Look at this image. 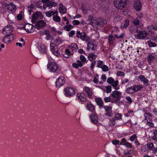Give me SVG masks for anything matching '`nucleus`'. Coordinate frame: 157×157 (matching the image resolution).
Wrapping results in <instances>:
<instances>
[{
  "mask_svg": "<svg viewBox=\"0 0 157 157\" xmlns=\"http://www.w3.org/2000/svg\"><path fill=\"white\" fill-rule=\"evenodd\" d=\"M7 6V9L9 10L14 12L16 10V6L13 4H10Z\"/></svg>",
  "mask_w": 157,
  "mask_h": 157,
  "instance_id": "nucleus-27",
  "label": "nucleus"
},
{
  "mask_svg": "<svg viewBox=\"0 0 157 157\" xmlns=\"http://www.w3.org/2000/svg\"><path fill=\"white\" fill-rule=\"evenodd\" d=\"M114 80L113 78L111 77L107 79V82L109 84H111L114 82Z\"/></svg>",
  "mask_w": 157,
  "mask_h": 157,
  "instance_id": "nucleus-51",
  "label": "nucleus"
},
{
  "mask_svg": "<svg viewBox=\"0 0 157 157\" xmlns=\"http://www.w3.org/2000/svg\"><path fill=\"white\" fill-rule=\"evenodd\" d=\"M45 5L47 7H49L50 8H51L53 6H56L57 5V4L55 2H48Z\"/></svg>",
  "mask_w": 157,
  "mask_h": 157,
  "instance_id": "nucleus-34",
  "label": "nucleus"
},
{
  "mask_svg": "<svg viewBox=\"0 0 157 157\" xmlns=\"http://www.w3.org/2000/svg\"><path fill=\"white\" fill-rule=\"evenodd\" d=\"M80 38L81 40L86 41H89L90 40L89 37L87 36L86 33L84 32L81 33L80 35Z\"/></svg>",
  "mask_w": 157,
  "mask_h": 157,
  "instance_id": "nucleus-24",
  "label": "nucleus"
},
{
  "mask_svg": "<svg viewBox=\"0 0 157 157\" xmlns=\"http://www.w3.org/2000/svg\"><path fill=\"white\" fill-rule=\"evenodd\" d=\"M121 114L119 113H117L116 116H114L113 117L109 119V125L110 126H113L115 125V121L117 120L121 119Z\"/></svg>",
  "mask_w": 157,
  "mask_h": 157,
  "instance_id": "nucleus-7",
  "label": "nucleus"
},
{
  "mask_svg": "<svg viewBox=\"0 0 157 157\" xmlns=\"http://www.w3.org/2000/svg\"><path fill=\"white\" fill-rule=\"evenodd\" d=\"M55 11L56 10H51L49 11L46 12L45 13V14L48 17H51L52 15L53 16L55 13Z\"/></svg>",
  "mask_w": 157,
  "mask_h": 157,
  "instance_id": "nucleus-35",
  "label": "nucleus"
},
{
  "mask_svg": "<svg viewBox=\"0 0 157 157\" xmlns=\"http://www.w3.org/2000/svg\"><path fill=\"white\" fill-rule=\"evenodd\" d=\"M134 6L137 11H140L141 8V3L139 0L135 1L134 3Z\"/></svg>",
  "mask_w": 157,
  "mask_h": 157,
  "instance_id": "nucleus-14",
  "label": "nucleus"
},
{
  "mask_svg": "<svg viewBox=\"0 0 157 157\" xmlns=\"http://www.w3.org/2000/svg\"><path fill=\"white\" fill-rule=\"evenodd\" d=\"M133 23L135 25H138L140 23V21L137 18L135 19L133 21Z\"/></svg>",
  "mask_w": 157,
  "mask_h": 157,
  "instance_id": "nucleus-57",
  "label": "nucleus"
},
{
  "mask_svg": "<svg viewBox=\"0 0 157 157\" xmlns=\"http://www.w3.org/2000/svg\"><path fill=\"white\" fill-rule=\"evenodd\" d=\"M118 81H114L113 83L111 84L112 86L114 88L115 90H118L119 89V86L118 85Z\"/></svg>",
  "mask_w": 157,
  "mask_h": 157,
  "instance_id": "nucleus-36",
  "label": "nucleus"
},
{
  "mask_svg": "<svg viewBox=\"0 0 157 157\" xmlns=\"http://www.w3.org/2000/svg\"><path fill=\"white\" fill-rule=\"evenodd\" d=\"M70 48L71 50L73 52H75L78 48L77 44L76 43H73L70 46Z\"/></svg>",
  "mask_w": 157,
  "mask_h": 157,
  "instance_id": "nucleus-29",
  "label": "nucleus"
},
{
  "mask_svg": "<svg viewBox=\"0 0 157 157\" xmlns=\"http://www.w3.org/2000/svg\"><path fill=\"white\" fill-rule=\"evenodd\" d=\"M87 109L91 112H93L95 109L94 105L90 102L87 103L86 105Z\"/></svg>",
  "mask_w": 157,
  "mask_h": 157,
  "instance_id": "nucleus-18",
  "label": "nucleus"
},
{
  "mask_svg": "<svg viewBox=\"0 0 157 157\" xmlns=\"http://www.w3.org/2000/svg\"><path fill=\"white\" fill-rule=\"evenodd\" d=\"M91 17L90 16V20H86V23L89 24H90L93 27H97V26H98V18H94L92 19Z\"/></svg>",
  "mask_w": 157,
  "mask_h": 157,
  "instance_id": "nucleus-10",
  "label": "nucleus"
},
{
  "mask_svg": "<svg viewBox=\"0 0 157 157\" xmlns=\"http://www.w3.org/2000/svg\"><path fill=\"white\" fill-rule=\"evenodd\" d=\"M127 3V0H114V2L115 6L119 9H121L122 8H124Z\"/></svg>",
  "mask_w": 157,
  "mask_h": 157,
  "instance_id": "nucleus-3",
  "label": "nucleus"
},
{
  "mask_svg": "<svg viewBox=\"0 0 157 157\" xmlns=\"http://www.w3.org/2000/svg\"><path fill=\"white\" fill-rule=\"evenodd\" d=\"M55 44L56 45H58L61 44L62 43V40L60 38H58L56 39L54 41Z\"/></svg>",
  "mask_w": 157,
  "mask_h": 157,
  "instance_id": "nucleus-42",
  "label": "nucleus"
},
{
  "mask_svg": "<svg viewBox=\"0 0 157 157\" xmlns=\"http://www.w3.org/2000/svg\"><path fill=\"white\" fill-rule=\"evenodd\" d=\"M154 145L153 143H151L148 144H147V147L150 150H152L153 148Z\"/></svg>",
  "mask_w": 157,
  "mask_h": 157,
  "instance_id": "nucleus-49",
  "label": "nucleus"
},
{
  "mask_svg": "<svg viewBox=\"0 0 157 157\" xmlns=\"http://www.w3.org/2000/svg\"><path fill=\"white\" fill-rule=\"evenodd\" d=\"M73 28V26L71 25H67L64 27L63 29L65 31H69L71 30V29Z\"/></svg>",
  "mask_w": 157,
  "mask_h": 157,
  "instance_id": "nucleus-40",
  "label": "nucleus"
},
{
  "mask_svg": "<svg viewBox=\"0 0 157 157\" xmlns=\"http://www.w3.org/2000/svg\"><path fill=\"white\" fill-rule=\"evenodd\" d=\"M59 11L60 13H65L66 12V9L62 4H60L59 6Z\"/></svg>",
  "mask_w": 157,
  "mask_h": 157,
  "instance_id": "nucleus-37",
  "label": "nucleus"
},
{
  "mask_svg": "<svg viewBox=\"0 0 157 157\" xmlns=\"http://www.w3.org/2000/svg\"><path fill=\"white\" fill-rule=\"evenodd\" d=\"M104 100L105 102H110L112 103H114V102L111 96L108 97H105L104 98Z\"/></svg>",
  "mask_w": 157,
  "mask_h": 157,
  "instance_id": "nucleus-33",
  "label": "nucleus"
},
{
  "mask_svg": "<svg viewBox=\"0 0 157 157\" xmlns=\"http://www.w3.org/2000/svg\"><path fill=\"white\" fill-rule=\"evenodd\" d=\"M147 29L150 32L152 30H156L157 29L155 28L153 25L149 26L147 27Z\"/></svg>",
  "mask_w": 157,
  "mask_h": 157,
  "instance_id": "nucleus-52",
  "label": "nucleus"
},
{
  "mask_svg": "<svg viewBox=\"0 0 157 157\" xmlns=\"http://www.w3.org/2000/svg\"><path fill=\"white\" fill-rule=\"evenodd\" d=\"M135 86L136 92L140 91L141 89L143 88V86L141 85H137Z\"/></svg>",
  "mask_w": 157,
  "mask_h": 157,
  "instance_id": "nucleus-45",
  "label": "nucleus"
},
{
  "mask_svg": "<svg viewBox=\"0 0 157 157\" xmlns=\"http://www.w3.org/2000/svg\"><path fill=\"white\" fill-rule=\"evenodd\" d=\"M103 108L105 111V114L106 116L112 117L117 115V113L113 112L112 106L109 105H105L103 106Z\"/></svg>",
  "mask_w": 157,
  "mask_h": 157,
  "instance_id": "nucleus-1",
  "label": "nucleus"
},
{
  "mask_svg": "<svg viewBox=\"0 0 157 157\" xmlns=\"http://www.w3.org/2000/svg\"><path fill=\"white\" fill-rule=\"evenodd\" d=\"M129 22V21L128 20H126L125 21V23L124 24L123 26L122 27V28L124 29L126 28L128 25Z\"/></svg>",
  "mask_w": 157,
  "mask_h": 157,
  "instance_id": "nucleus-53",
  "label": "nucleus"
},
{
  "mask_svg": "<svg viewBox=\"0 0 157 157\" xmlns=\"http://www.w3.org/2000/svg\"><path fill=\"white\" fill-rule=\"evenodd\" d=\"M72 23L74 25H79L80 24V22L78 21L75 20L73 21Z\"/></svg>",
  "mask_w": 157,
  "mask_h": 157,
  "instance_id": "nucleus-64",
  "label": "nucleus"
},
{
  "mask_svg": "<svg viewBox=\"0 0 157 157\" xmlns=\"http://www.w3.org/2000/svg\"><path fill=\"white\" fill-rule=\"evenodd\" d=\"M153 136L151 137V139L157 140V130H155L153 131Z\"/></svg>",
  "mask_w": 157,
  "mask_h": 157,
  "instance_id": "nucleus-41",
  "label": "nucleus"
},
{
  "mask_svg": "<svg viewBox=\"0 0 157 157\" xmlns=\"http://www.w3.org/2000/svg\"><path fill=\"white\" fill-rule=\"evenodd\" d=\"M137 136L136 134H133L132 136L130 137V140L132 142H133L135 140L137 139Z\"/></svg>",
  "mask_w": 157,
  "mask_h": 157,
  "instance_id": "nucleus-50",
  "label": "nucleus"
},
{
  "mask_svg": "<svg viewBox=\"0 0 157 157\" xmlns=\"http://www.w3.org/2000/svg\"><path fill=\"white\" fill-rule=\"evenodd\" d=\"M90 118L92 123L97 125H98V117L96 115L93 113H92L90 116Z\"/></svg>",
  "mask_w": 157,
  "mask_h": 157,
  "instance_id": "nucleus-12",
  "label": "nucleus"
},
{
  "mask_svg": "<svg viewBox=\"0 0 157 157\" xmlns=\"http://www.w3.org/2000/svg\"><path fill=\"white\" fill-rule=\"evenodd\" d=\"M108 41L109 43L110 44H113L114 42L115 39L112 35H110L109 36Z\"/></svg>",
  "mask_w": 157,
  "mask_h": 157,
  "instance_id": "nucleus-38",
  "label": "nucleus"
},
{
  "mask_svg": "<svg viewBox=\"0 0 157 157\" xmlns=\"http://www.w3.org/2000/svg\"><path fill=\"white\" fill-rule=\"evenodd\" d=\"M77 96L78 99L82 102H85L86 101V96L84 94L79 93L77 94Z\"/></svg>",
  "mask_w": 157,
  "mask_h": 157,
  "instance_id": "nucleus-17",
  "label": "nucleus"
},
{
  "mask_svg": "<svg viewBox=\"0 0 157 157\" xmlns=\"http://www.w3.org/2000/svg\"><path fill=\"white\" fill-rule=\"evenodd\" d=\"M104 62L103 61L100 60L97 61V67L98 68H101L103 65Z\"/></svg>",
  "mask_w": 157,
  "mask_h": 157,
  "instance_id": "nucleus-44",
  "label": "nucleus"
},
{
  "mask_svg": "<svg viewBox=\"0 0 157 157\" xmlns=\"http://www.w3.org/2000/svg\"><path fill=\"white\" fill-rule=\"evenodd\" d=\"M117 75L118 76H123L124 75V74L123 72L122 71H118L117 73Z\"/></svg>",
  "mask_w": 157,
  "mask_h": 157,
  "instance_id": "nucleus-59",
  "label": "nucleus"
},
{
  "mask_svg": "<svg viewBox=\"0 0 157 157\" xmlns=\"http://www.w3.org/2000/svg\"><path fill=\"white\" fill-rule=\"evenodd\" d=\"M144 116L145 117V119L147 121L148 123L152 122V116L150 113H145L144 114Z\"/></svg>",
  "mask_w": 157,
  "mask_h": 157,
  "instance_id": "nucleus-20",
  "label": "nucleus"
},
{
  "mask_svg": "<svg viewBox=\"0 0 157 157\" xmlns=\"http://www.w3.org/2000/svg\"><path fill=\"white\" fill-rule=\"evenodd\" d=\"M70 52H71L69 51V49H66L65 51V53H66V54H67V56H65V55H63V56L65 58H67L68 56H70L71 55Z\"/></svg>",
  "mask_w": 157,
  "mask_h": 157,
  "instance_id": "nucleus-54",
  "label": "nucleus"
},
{
  "mask_svg": "<svg viewBox=\"0 0 157 157\" xmlns=\"http://www.w3.org/2000/svg\"><path fill=\"white\" fill-rule=\"evenodd\" d=\"M84 89L88 97L90 98H92V96L93 94L92 89L86 86L85 87Z\"/></svg>",
  "mask_w": 157,
  "mask_h": 157,
  "instance_id": "nucleus-16",
  "label": "nucleus"
},
{
  "mask_svg": "<svg viewBox=\"0 0 157 157\" xmlns=\"http://www.w3.org/2000/svg\"><path fill=\"white\" fill-rule=\"evenodd\" d=\"M75 93V89L72 87H67L64 89V94L67 97H72Z\"/></svg>",
  "mask_w": 157,
  "mask_h": 157,
  "instance_id": "nucleus-2",
  "label": "nucleus"
},
{
  "mask_svg": "<svg viewBox=\"0 0 157 157\" xmlns=\"http://www.w3.org/2000/svg\"><path fill=\"white\" fill-rule=\"evenodd\" d=\"M95 100L97 105L100 107H103L104 103L102 99L101 98L98 97L95 98Z\"/></svg>",
  "mask_w": 157,
  "mask_h": 157,
  "instance_id": "nucleus-22",
  "label": "nucleus"
},
{
  "mask_svg": "<svg viewBox=\"0 0 157 157\" xmlns=\"http://www.w3.org/2000/svg\"><path fill=\"white\" fill-rule=\"evenodd\" d=\"M147 36V33L144 31H142L139 32L137 35V37L139 39H143Z\"/></svg>",
  "mask_w": 157,
  "mask_h": 157,
  "instance_id": "nucleus-15",
  "label": "nucleus"
},
{
  "mask_svg": "<svg viewBox=\"0 0 157 157\" xmlns=\"http://www.w3.org/2000/svg\"><path fill=\"white\" fill-rule=\"evenodd\" d=\"M2 40V41L4 43L9 44L13 41L16 36L14 34H9L5 35Z\"/></svg>",
  "mask_w": 157,
  "mask_h": 157,
  "instance_id": "nucleus-5",
  "label": "nucleus"
},
{
  "mask_svg": "<svg viewBox=\"0 0 157 157\" xmlns=\"http://www.w3.org/2000/svg\"><path fill=\"white\" fill-rule=\"evenodd\" d=\"M39 49L41 53H44L46 52L47 47L44 45H42L40 46Z\"/></svg>",
  "mask_w": 157,
  "mask_h": 157,
  "instance_id": "nucleus-31",
  "label": "nucleus"
},
{
  "mask_svg": "<svg viewBox=\"0 0 157 157\" xmlns=\"http://www.w3.org/2000/svg\"><path fill=\"white\" fill-rule=\"evenodd\" d=\"M148 43L150 47H154L156 46V43L150 41H148Z\"/></svg>",
  "mask_w": 157,
  "mask_h": 157,
  "instance_id": "nucleus-48",
  "label": "nucleus"
},
{
  "mask_svg": "<svg viewBox=\"0 0 157 157\" xmlns=\"http://www.w3.org/2000/svg\"><path fill=\"white\" fill-rule=\"evenodd\" d=\"M39 17L38 15L36 13H34L32 15V21L33 23L35 22L38 19Z\"/></svg>",
  "mask_w": 157,
  "mask_h": 157,
  "instance_id": "nucleus-39",
  "label": "nucleus"
},
{
  "mask_svg": "<svg viewBox=\"0 0 157 157\" xmlns=\"http://www.w3.org/2000/svg\"><path fill=\"white\" fill-rule=\"evenodd\" d=\"M125 98L127 101L128 103L129 104H131L132 103V100L129 96H126Z\"/></svg>",
  "mask_w": 157,
  "mask_h": 157,
  "instance_id": "nucleus-56",
  "label": "nucleus"
},
{
  "mask_svg": "<svg viewBox=\"0 0 157 157\" xmlns=\"http://www.w3.org/2000/svg\"><path fill=\"white\" fill-rule=\"evenodd\" d=\"M65 82L66 80L64 77L61 76H59L56 82V87L59 88L65 84Z\"/></svg>",
  "mask_w": 157,
  "mask_h": 157,
  "instance_id": "nucleus-8",
  "label": "nucleus"
},
{
  "mask_svg": "<svg viewBox=\"0 0 157 157\" xmlns=\"http://www.w3.org/2000/svg\"><path fill=\"white\" fill-rule=\"evenodd\" d=\"M47 68L52 72H56L58 69L57 65L53 62H50L47 65Z\"/></svg>",
  "mask_w": 157,
  "mask_h": 157,
  "instance_id": "nucleus-6",
  "label": "nucleus"
},
{
  "mask_svg": "<svg viewBox=\"0 0 157 157\" xmlns=\"http://www.w3.org/2000/svg\"><path fill=\"white\" fill-rule=\"evenodd\" d=\"M111 85H108L105 87L106 92L107 93H109L111 91Z\"/></svg>",
  "mask_w": 157,
  "mask_h": 157,
  "instance_id": "nucleus-47",
  "label": "nucleus"
},
{
  "mask_svg": "<svg viewBox=\"0 0 157 157\" xmlns=\"http://www.w3.org/2000/svg\"><path fill=\"white\" fill-rule=\"evenodd\" d=\"M96 63V62L94 60V61H93L92 62V63L91 65H90V68L91 69H93L94 68V66L95 65Z\"/></svg>",
  "mask_w": 157,
  "mask_h": 157,
  "instance_id": "nucleus-62",
  "label": "nucleus"
},
{
  "mask_svg": "<svg viewBox=\"0 0 157 157\" xmlns=\"http://www.w3.org/2000/svg\"><path fill=\"white\" fill-rule=\"evenodd\" d=\"M127 142L126 139L124 138H123L121 139V141L120 144L121 145H125Z\"/></svg>",
  "mask_w": 157,
  "mask_h": 157,
  "instance_id": "nucleus-55",
  "label": "nucleus"
},
{
  "mask_svg": "<svg viewBox=\"0 0 157 157\" xmlns=\"http://www.w3.org/2000/svg\"><path fill=\"white\" fill-rule=\"evenodd\" d=\"M94 44L92 41H88L87 42V47L86 48V51L88 52L90 51H94Z\"/></svg>",
  "mask_w": 157,
  "mask_h": 157,
  "instance_id": "nucleus-13",
  "label": "nucleus"
},
{
  "mask_svg": "<svg viewBox=\"0 0 157 157\" xmlns=\"http://www.w3.org/2000/svg\"><path fill=\"white\" fill-rule=\"evenodd\" d=\"M114 36L117 38H122L124 37V34L122 33L119 36H118L117 34H115Z\"/></svg>",
  "mask_w": 157,
  "mask_h": 157,
  "instance_id": "nucleus-61",
  "label": "nucleus"
},
{
  "mask_svg": "<svg viewBox=\"0 0 157 157\" xmlns=\"http://www.w3.org/2000/svg\"><path fill=\"white\" fill-rule=\"evenodd\" d=\"M94 52L90 51V52L91 53H89L88 56V58L89 60L90 61H92L93 60L95 59L97 57V55L94 54Z\"/></svg>",
  "mask_w": 157,
  "mask_h": 157,
  "instance_id": "nucleus-23",
  "label": "nucleus"
},
{
  "mask_svg": "<svg viewBox=\"0 0 157 157\" xmlns=\"http://www.w3.org/2000/svg\"><path fill=\"white\" fill-rule=\"evenodd\" d=\"M107 23V21L103 19L98 18V25L100 26H101Z\"/></svg>",
  "mask_w": 157,
  "mask_h": 157,
  "instance_id": "nucleus-30",
  "label": "nucleus"
},
{
  "mask_svg": "<svg viewBox=\"0 0 157 157\" xmlns=\"http://www.w3.org/2000/svg\"><path fill=\"white\" fill-rule=\"evenodd\" d=\"M122 19V17L120 15H117L114 18L113 21L114 23H117L121 21Z\"/></svg>",
  "mask_w": 157,
  "mask_h": 157,
  "instance_id": "nucleus-43",
  "label": "nucleus"
},
{
  "mask_svg": "<svg viewBox=\"0 0 157 157\" xmlns=\"http://www.w3.org/2000/svg\"><path fill=\"white\" fill-rule=\"evenodd\" d=\"M103 71L106 72L109 70L108 67L106 65H104L101 68Z\"/></svg>",
  "mask_w": 157,
  "mask_h": 157,
  "instance_id": "nucleus-46",
  "label": "nucleus"
},
{
  "mask_svg": "<svg viewBox=\"0 0 157 157\" xmlns=\"http://www.w3.org/2000/svg\"><path fill=\"white\" fill-rule=\"evenodd\" d=\"M140 80L141 81L143 82L144 83H147L148 82V80L146 78H145L144 76L141 75L139 77Z\"/></svg>",
  "mask_w": 157,
  "mask_h": 157,
  "instance_id": "nucleus-32",
  "label": "nucleus"
},
{
  "mask_svg": "<svg viewBox=\"0 0 157 157\" xmlns=\"http://www.w3.org/2000/svg\"><path fill=\"white\" fill-rule=\"evenodd\" d=\"M33 25H31L28 24L25 27V30L28 33H31Z\"/></svg>",
  "mask_w": 157,
  "mask_h": 157,
  "instance_id": "nucleus-28",
  "label": "nucleus"
},
{
  "mask_svg": "<svg viewBox=\"0 0 157 157\" xmlns=\"http://www.w3.org/2000/svg\"><path fill=\"white\" fill-rule=\"evenodd\" d=\"M121 94V92L115 90L112 92V93L110 94V96H111L114 103H116L118 101H120Z\"/></svg>",
  "mask_w": 157,
  "mask_h": 157,
  "instance_id": "nucleus-4",
  "label": "nucleus"
},
{
  "mask_svg": "<svg viewBox=\"0 0 157 157\" xmlns=\"http://www.w3.org/2000/svg\"><path fill=\"white\" fill-rule=\"evenodd\" d=\"M46 23L43 20L38 21L36 23V27L37 29H40V28L45 26Z\"/></svg>",
  "mask_w": 157,
  "mask_h": 157,
  "instance_id": "nucleus-19",
  "label": "nucleus"
},
{
  "mask_svg": "<svg viewBox=\"0 0 157 157\" xmlns=\"http://www.w3.org/2000/svg\"><path fill=\"white\" fill-rule=\"evenodd\" d=\"M80 58V59L81 61L83 63H84L85 62H86V59L83 55H81Z\"/></svg>",
  "mask_w": 157,
  "mask_h": 157,
  "instance_id": "nucleus-58",
  "label": "nucleus"
},
{
  "mask_svg": "<svg viewBox=\"0 0 157 157\" xmlns=\"http://www.w3.org/2000/svg\"><path fill=\"white\" fill-rule=\"evenodd\" d=\"M13 31V28L10 25H7L5 26L2 30V33L4 35L11 34Z\"/></svg>",
  "mask_w": 157,
  "mask_h": 157,
  "instance_id": "nucleus-11",
  "label": "nucleus"
},
{
  "mask_svg": "<svg viewBox=\"0 0 157 157\" xmlns=\"http://www.w3.org/2000/svg\"><path fill=\"white\" fill-rule=\"evenodd\" d=\"M135 92L136 91L134 86L129 87L126 90V92L129 94H132Z\"/></svg>",
  "mask_w": 157,
  "mask_h": 157,
  "instance_id": "nucleus-25",
  "label": "nucleus"
},
{
  "mask_svg": "<svg viewBox=\"0 0 157 157\" xmlns=\"http://www.w3.org/2000/svg\"><path fill=\"white\" fill-rule=\"evenodd\" d=\"M53 20L56 22H59L60 21V17L58 16V12L55 11V13L53 17Z\"/></svg>",
  "mask_w": 157,
  "mask_h": 157,
  "instance_id": "nucleus-26",
  "label": "nucleus"
},
{
  "mask_svg": "<svg viewBox=\"0 0 157 157\" xmlns=\"http://www.w3.org/2000/svg\"><path fill=\"white\" fill-rule=\"evenodd\" d=\"M156 55L153 53H150L148 56L147 60L149 63H151L155 59Z\"/></svg>",
  "mask_w": 157,
  "mask_h": 157,
  "instance_id": "nucleus-21",
  "label": "nucleus"
},
{
  "mask_svg": "<svg viewBox=\"0 0 157 157\" xmlns=\"http://www.w3.org/2000/svg\"><path fill=\"white\" fill-rule=\"evenodd\" d=\"M50 49L52 53L55 56H58L60 55V53L59 52L58 49L56 45H55V44L52 43L50 44Z\"/></svg>",
  "mask_w": 157,
  "mask_h": 157,
  "instance_id": "nucleus-9",
  "label": "nucleus"
},
{
  "mask_svg": "<svg viewBox=\"0 0 157 157\" xmlns=\"http://www.w3.org/2000/svg\"><path fill=\"white\" fill-rule=\"evenodd\" d=\"M98 75H97L95 77H94L93 79V82L95 83H97L98 82Z\"/></svg>",
  "mask_w": 157,
  "mask_h": 157,
  "instance_id": "nucleus-60",
  "label": "nucleus"
},
{
  "mask_svg": "<svg viewBox=\"0 0 157 157\" xmlns=\"http://www.w3.org/2000/svg\"><path fill=\"white\" fill-rule=\"evenodd\" d=\"M77 64L80 67H82L83 65V63L79 60H78L77 61Z\"/></svg>",
  "mask_w": 157,
  "mask_h": 157,
  "instance_id": "nucleus-63",
  "label": "nucleus"
}]
</instances>
